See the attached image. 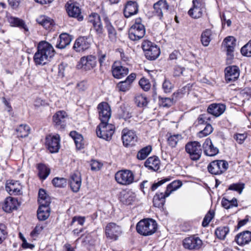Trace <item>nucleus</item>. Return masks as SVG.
I'll use <instances>...</instances> for the list:
<instances>
[{
  "label": "nucleus",
  "instance_id": "obj_1",
  "mask_svg": "<svg viewBox=\"0 0 251 251\" xmlns=\"http://www.w3.org/2000/svg\"><path fill=\"white\" fill-rule=\"evenodd\" d=\"M54 50L52 46L46 41L40 42L37 50L34 55L33 60L36 65H44L53 57Z\"/></svg>",
  "mask_w": 251,
  "mask_h": 251
},
{
  "label": "nucleus",
  "instance_id": "obj_2",
  "mask_svg": "<svg viewBox=\"0 0 251 251\" xmlns=\"http://www.w3.org/2000/svg\"><path fill=\"white\" fill-rule=\"evenodd\" d=\"M157 228L156 221L152 219H144L136 225L137 232L140 235L147 236L153 234Z\"/></svg>",
  "mask_w": 251,
  "mask_h": 251
},
{
  "label": "nucleus",
  "instance_id": "obj_3",
  "mask_svg": "<svg viewBox=\"0 0 251 251\" xmlns=\"http://www.w3.org/2000/svg\"><path fill=\"white\" fill-rule=\"evenodd\" d=\"M146 29L142 23V19L138 18L135 19L134 24L129 30V38L132 41H137L142 38L145 34Z\"/></svg>",
  "mask_w": 251,
  "mask_h": 251
},
{
  "label": "nucleus",
  "instance_id": "obj_4",
  "mask_svg": "<svg viewBox=\"0 0 251 251\" xmlns=\"http://www.w3.org/2000/svg\"><path fill=\"white\" fill-rule=\"evenodd\" d=\"M142 48L148 59L153 60L159 55L160 51L157 45L149 40H144L142 44Z\"/></svg>",
  "mask_w": 251,
  "mask_h": 251
},
{
  "label": "nucleus",
  "instance_id": "obj_5",
  "mask_svg": "<svg viewBox=\"0 0 251 251\" xmlns=\"http://www.w3.org/2000/svg\"><path fill=\"white\" fill-rule=\"evenodd\" d=\"M114 131V125L109 124L107 122H101L97 126L96 133L99 137L109 141L111 139Z\"/></svg>",
  "mask_w": 251,
  "mask_h": 251
},
{
  "label": "nucleus",
  "instance_id": "obj_6",
  "mask_svg": "<svg viewBox=\"0 0 251 251\" xmlns=\"http://www.w3.org/2000/svg\"><path fill=\"white\" fill-rule=\"evenodd\" d=\"M116 181L120 184L128 185L135 181L134 175L129 170H122L118 171L115 175Z\"/></svg>",
  "mask_w": 251,
  "mask_h": 251
},
{
  "label": "nucleus",
  "instance_id": "obj_7",
  "mask_svg": "<svg viewBox=\"0 0 251 251\" xmlns=\"http://www.w3.org/2000/svg\"><path fill=\"white\" fill-rule=\"evenodd\" d=\"M228 168L227 161L224 160H217L212 161L208 165V172L214 175H219L225 172Z\"/></svg>",
  "mask_w": 251,
  "mask_h": 251
},
{
  "label": "nucleus",
  "instance_id": "obj_8",
  "mask_svg": "<svg viewBox=\"0 0 251 251\" xmlns=\"http://www.w3.org/2000/svg\"><path fill=\"white\" fill-rule=\"evenodd\" d=\"M185 151L193 160H199L202 153L201 145L199 142L197 141L188 143L185 145Z\"/></svg>",
  "mask_w": 251,
  "mask_h": 251
},
{
  "label": "nucleus",
  "instance_id": "obj_9",
  "mask_svg": "<svg viewBox=\"0 0 251 251\" xmlns=\"http://www.w3.org/2000/svg\"><path fill=\"white\" fill-rule=\"evenodd\" d=\"M111 72L114 78L120 79L126 76L129 70L121 61H115L112 65Z\"/></svg>",
  "mask_w": 251,
  "mask_h": 251
},
{
  "label": "nucleus",
  "instance_id": "obj_10",
  "mask_svg": "<svg viewBox=\"0 0 251 251\" xmlns=\"http://www.w3.org/2000/svg\"><path fill=\"white\" fill-rule=\"evenodd\" d=\"M122 232L121 227L115 223H109L105 227V234L109 239L117 240Z\"/></svg>",
  "mask_w": 251,
  "mask_h": 251
},
{
  "label": "nucleus",
  "instance_id": "obj_11",
  "mask_svg": "<svg viewBox=\"0 0 251 251\" xmlns=\"http://www.w3.org/2000/svg\"><path fill=\"white\" fill-rule=\"evenodd\" d=\"M46 145L50 153L57 152L60 149V137L58 134L49 135L46 139Z\"/></svg>",
  "mask_w": 251,
  "mask_h": 251
},
{
  "label": "nucleus",
  "instance_id": "obj_12",
  "mask_svg": "<svg viewBox=\"0 0 251 251\" xmlns=\"http://www.w3.org/2000/svg\"><path fill=\"white\" fill-rule=\"evenodd\" d=\"M169 8V5L166 0H159L153 4V15L161 20L163 14L168 11Z\"/></svg>",
  "mask_w": 251,
  "mask_h": 251
},
{
  "label": "nucleus",
  "instance_id": "obj_13",
  "mask_svg": "<svg viewBox=\"0 0 251 251\" xmlns=\"http://www.w3.org/2000/svg\"><path fill=\"white\" fill-rule=\"evenodd\" d=\"M222 45L226 49L227 60L228 63H230L233 57L236 40L233 36L227 37L224 40Z\"/></svg>",
  "mask_w": 251,
  "mask_h": 251
},
{
  "label": "nucleus",
  "instance_id": "obj_14",
  "mask_svg": "<svg viewBox=\"0 0 251 251\" xmlns=\"http://www.w3.org/2000/svg\"><path fill=\"white\" fill-rule=\"evenodd\" d=\"M91 44L90 38L85 36L79 37L75 40L73 49L76 52L83 51L90 48Z\"/></svg>",
  "mask_w": 251,
  "mask_h": 251
},
{
  "label": "nucleus",
  "instance_id": "obj_15",
  "mask_svg": "<svg viewBox=\"0 0 251 251\" xmlns=\"http://www.w3.org/2000/svg\"><path fill=\"white\" fill-rule=\"evenodd\" d=\"M122 138L124 145L126 147L135 145L137 141V137L135 132L127 128L123 130Z\"/></svg>",
  "mask_w": 251,
  "mask_h": 251
},
{
  "label": "nucleus",
  "instance_id": "obj_16",
  "mask_svg": "<svg viewBox=\"0 0 251 251\" xmlns=\"http://www.w3.org/2000/svg\"><path fill=\"white\" fill-rule=\"evenodd\" d=\"M66 10L70 17L76 18L78 21H82L83 17L81 14L80 9L76 3L70 1L67 3Z\"/></svg>",
  "mask_w": 251,
  "mask_h": 251
},
{
  "label": "nucleus",
  "instance_id": "obj_17",
  "mask_svg": "<svg viewBox=\"0 0 251 251\" xmlns=\"http://www.w3.org/2000/svg\"><path fill=\"white\" fill-rule=\"evenodd\" d=\"M193 7L188 11V14L192 18L198 19L202 15L204 4L201 0H193Z\"/></svg>",
  "mask_w": 251,
  "mask_h": 251
},
{
  "label": "nucleus",
  "instance_id": "obj_18",
  "mask_svg": "<svg viewBox=\"0 0 251 251\" xmlns=\"http://www.w3.org/2000/svg\"><path fill=\"white\" fill-rule=\"evenodd\" d=\"M97 57L92 55L81 57L79 62L78 66L85 70H90L96 66Z\"/></svg>",
  "mask_w": 251,
  "mask_h": 251
},
{
  "label": "nucleus",
  "instance_id": "obj_19",
  "mask_svg": "<svg viewBox=\"0 0 251 251\" xmlns=\"http://www.w3.org/2000/svg\"><path fill=\"white\" fill-rule=\"evenodd\" d=\"M98 109L101 122H108L111 117V109L109 104L105 102H101L98 105Z\"/></svg>",
  "mask_w": 251,
  "mask_h": 251
},
{
  "label": "nucleus",
  "instance_id": "obj_20",
  "mask_svg": "<svg viewBox=\"0 0 251 251\" xmlns=\"http://www.w3.org/2000/svg\"><path fill=\"white\" fill-rule=\"evenodd\" d=\"M202 245L201 240L198 237L192 236L185 238L183 245L185 249L189 250L199 249Z\"/></svg>",
  "mask_w": 251,
  "mask_h": 251
},
{
  "label": "nucleus",
  "instance_id": "obj_21",
  "mask_svg": "<svg viewBox=\"0 0 251 251\" xmlns=\"http://www.w3.org/2000/svg\"><path fill=\"white\" fill-rule=\"evenodd\" d=\"M225 79L227 82H233L236 80L240 75V70L236 66L227 67L225 70Z\"/></svg>",
  "mask_w": 251,
  "mask_h": 251
},
{
  "label": "nucleus",
  "instance_id": "obj_22",
  "mask_svg": "<svg viewBox=\"0 0 251 251\" xmlns=\"http://www.w3.org/2000/svg\"><path fill=\"white\" fill-rule=\"evenodd\" d=\"M88 22L92 24L93 27L99 35L102 34L103 29L100 15L96 13H92L88 17Z\"/></svg>",
  "mask_w": 251,
  "mask_h": 251
},
{
  "label": "nucleus",
  "instance_id": "obj_23",
  "mask_svg": "<svg viewBox=\"0 0 251 251\" xmlns=\"http://www.w3.org/2000/svg\"><path fill=\"white\" fill-rule=\"evenodd\" d=\"M22 186L18 181L11 180L7 182L5 186L6 191L11 195H20L22 194Z\"/></svg>",
  "mask_w": 251,
  "mask_h": 251
},
{
  "label": "nucleus",
  "instance_id": "obj_24",
  "mask_svg": "<svg viewBox=\"0 0 251 251\" xmlns=\"http://www.w3.org/2000/svg\"><path fill=\"white\" fill-rule=\"evenodd\" d=\"M7 19L10 26L19 27L23 30L25 33L28 31V28L22 19L11 16H7Z\"/></svg>",
  "mask_w": 251,
  "mask_h": 251
},
{
  "label": "nucleus",
  "instance_id": "obj_25",
  "mask_svg": "<svg viewBox=\"0 0 251 251\" xmlns=\"http://www.w3.org/2000/svg\"><path fill=\"white\" fill-rule=\"evenodd\" d=\"M202 148L204 154L207 156H213L219 152L218 148L215 147L210 139L207 138L203 144Z\"/></svg>",
  "mask_w": 251,
  "mask_h": 251
},
{
  "label": "nucleus",
  "instance_id": "obj_26",
  "mask_svg": "<svg viewBox=\"0 0 251 251\" xmlns=\"http://www.w3.org/2000/svg\"><path fill=\"white\" fill-rule=\"evenodd\" d=\"M226 110V105L222 103H212L207 108V114L216 117L221 115Z\"/></svg>",
  "mask_w": 251,
  "mask_h": 251
},
{
  "label": "nucleus",
  "instance_id": "obj_27",
  "mask_svg": "<svg viewBox=\"0 0 251 251\" xmlns=\"http://www.w3.org/2000/svg\"><path fill=\"white\" fill-rule=\"evenodd\" d=\"M67 118L66 113L64 111H59L53 116V121L58 128H64Z\"/></svg>",
  "mask_w": 251,
  "mask_h": 251
},
{
  "label": "nucleus",
  "instance_id": "obj_28",
  "mask_svg": "<svg viewBox=\"0 0 251 251\" xmlns=\"http://www.w3.org/2000/svg\"><path fill=\"white\" fill-rule=\"evenodd\" d=\"M139 5L136 1H128L126 3L124 9V15L126 18L136 14L138 12Z\"/></svg>",
  "mask_w": 251,
  "mask_h": 251
},
{
  "label": "nucleus",
  "instance_id": "obj_29",
  "mask_svg": "<svg viewBox=\"0 0 251 251\" xmlns=\"http://www.w3.org/2000/svg\"><path fill=\"white\" fill-rule=\"evenodd\" d=\"M105 27L108 33V38L112 42H115L117 40V31L112 25L109 18L107 17L104 18Z\"/></svg>",
  "mask_w": 251,
  "mask_h": 251
},
{
  "label": "nucleus",
  "instance_id": "obj_30",
  "mask_svg": "<svg viewBox=\"0 0 251 251\" xmlns=\"http://www.w3.org/2000/svg\"><path fill=\"white\" fill-rule=\"evenodd\" d=\"M234 240L240 246L248 244L251 241V232L245 231L241 232L235 236Z\"/></svg>",
  "mask_w": 251,
  "mask_h": 251
},
{
  "label": "nucleus",
  "instance_id": "obj_31",
  "mask_svg": "<svg viewBox=\"0 0 251 251\" xmlns=\"http://www.w3.org/2000/svg\"><path fill=\"white\" fill-rule=\"evenodd\" d=\"M81 185V179L79 173H75L71 176L70 186L74 192L79 191Z\"/></svg>",
  "mask_w": 251,
  "mask_h": 251
},
{
  "label": "nucleus",
  "instance_id": "obj_32",
  "mask_svg": "<svg viewBox=\"0 0 251 251\" xmlns=\"http://www.w3.org/2000/svg\"><path fill=\"white\" fill-rule=\"evenodd\" d=\"M18 205V202L17 200L9 197L5 200L2 206V209L6 212H10L13 210L16 209Z\"/></svg>",
  "mask_w": 251,
  "mask_h": 251
},
{
  "label": "nucleus",
  "instance_id": "obj_33",
  "mask_svg": "<svg viewBox=\"0 0 251 251\" xmlns=\"http://www.w3.org/2000/svg\"><path fill=\"white\" fill-rule=\"evenodd\" d=\"M145 166L150 170L156 171L160 168V160L156 156L150 157L145 161Z\"/></svg>",
  "mask_w": 251,
  "mask_h": 251
},
{
  "label": "nucleus",
  "instance_id": "obj_34",
  "mask_svg": "<svg viewBox=\"0 0 251 251\" xmlns=\"http://www.w3.org/2000/svg\"><path fill=\"white\" fill-rule=\"evenodd\" d=\"M50 204H40L37 210V217L40 221H45L47 219L50 215Z\"/></svg>",
  "mask_w": 251,
  "mask_h": 251
},
{
  "label": "nucleus",
  "instance_id": "obj_35",
  "mask_svg": "<svg viewBox=\"0 0 251 251\" xmlns=\"http://www.w3.org/2000/svg\"><path fill=\"white\" fill-rule=\"evenodd\" d=\"M169 196H166V192L157 193L153 197V205L160 209H162L165 203V199Z\"/></svg>",
  "mask_w": 251,
  "mask_h": 251
},
{
  "label": "nucleus",
  "instance_id": "obj_36",
  "mask_svg": "<svg viewBox=\"0 0 251 251\" xmlns=\"http://www.w3.org/2000/svg\"><path fill=\"white\" fill-rule=\"evenodd\" d=\"M71 40V37L69 34L62 33L59 36L56 47L60 49H64L70 44Z\"/></svg>",
  "mask_w": 251,
  "mask_h": 251
},
{
  "label": "nucleus",
  "instance_id": "obj_37",
  "mask_svg": "<svg viewBox=\"0 0 251 251\" xmlns=\"http://www.w3.org/2000/svg\"><path fill=\"white\" fill-rule=\"evenodd\" d=\"M38 176L41 179L45 180L50 175V169L44 164H39L37 166Z\"/></svg>",
  "mask_w": 251,
  "mask_h": 251
},
{
  "label": "nucleus",
  "instance_id": "obj_38",
  "mask_svg": "<svg viewBox=\"0 0 251 251\" xmlns=\"http://www.w3.org/2000/svg\"><path fill=\"white\" fill-rule=\"evenodd\" d=\"M213 38V32L210 29H205L201 35V42L202 44L205 47L207 46Z\"/></svg>",
  "mask_w": 251,
  "mask_h": 251
},
{
  "label": "nucleus",
  "instance_id": "obj_39",
  "mask_svg": "<svg viewBox=\"0 0 251 251\" xmlns=\"http://www.w3.org/2000/svg\"><path fill=\"white\" fill-rule=\"evenodd\" d=\"M167 136V143L171 147L174 148L176 146L177 143L181 140L182 138L181 134H172L171 133H168Z\"/></svg>",
  "mask_w": 251,
  "mask_h": 251
},
{
  "label": "nucleus",
  "instance_id": "obj_40",
  "mask_svg": "<svg viewBox=\"0 0 251 251\" xmlns=\"http://www.w3.org/2000/svg\"><path fill=\"white\" fill-rule=\"evenodd\" d=\"M37 22L47 29H50L54 23L52 19L44 15L41 16L37 19Z\"/></svg>",
  "mask_w": 251,
  "mask_h": 251
},
{
  "label": "nucleus",
  "instance_id": "obj_41",
  "mask_svg": "<svg viewBox=\"0 0 251 251\" xmlns=\"http://www.w3.org/2000/svg\"><path fill=\"white\" fill-rule=\"evenodd\" d=\"M38 202L39 204L47 205L50 204V198L47 195L44 189H40L38 193Z\"/></svg>",
  "mask_w": 251,
  "mask_h": 251
},
{
  "label": "nucleus",
  "instance_id": "obj_42",
  "mask_svg": "<svg viewBox=\"0 0 251 251\" xmlns=\"http://www.w3.org/2000/svg\"><path fill=\"white\" fill-rule=\"evenodd\" d=\"M70 136L73 139L77 148H83V137L75 131H71L70 133Z\"/></svg>",
  "mask_w": 251,
  "mask_h": 251
},
{
  "label": "nucleus",
  "instance_id": "obj_43",
  "mask_svg": "<svg viewBox=\"0 0 251 251\" xmlns=\"http://www.w3.org/2000/svg\"><path fill=\"white\" fill-rule=\"evenodd\" d=\"M182 185V183L179 180H174L169 185H168L165 192L166 196H169L170 194L174 191L178 189Z\"/></svg>",
  "mask_w": 251,
  "mask_h": 251
},
{
  "label": "nucleus",
  "instance_id": "obj_44",
  "mask_svg": "<svg viewBox=\"0 0 251 251\" xmlns=\"http://www.w3.org/2000/svg\"><path fill=\"white\" fill-rule=\"evenodd\" d=\"M18 137L24 138L28 136L30 131V128L26 125H21L16 129Z\"/></svg>",
  "mask_w": 251,
  "mask_h": 251
},
{
  "label": "nucleus",
  "instance_id": "obj_45",
  "mask_svg": "<svg viewBox=\"0 0 251 251\" xmlns=\"http://www.w3.org/2000/svg\"><path fill=\"white\" fill-rule=\"evenodd\" d=\"M135 102L138 107H144L147 105L148 100L144 95L139 94L135 98Z\"/></svg>",
  "mask_w": 251,
  "mask_h": 251
},
{
  "label": "nucleus",
  "instance_id": "obj_46",
  "mask_svg": "<svg viewBox=\"0 0 251 251\" xmlns=\"http://www.w3.org/2000/svg\"><path fill=\"white\" fill-rule=\"evenodd\" d=\"M151 150V147L150 146L143 148L138 152L137 158L141 160L145 159L150 153Z\"/></svg>",
  "mask_w": 251,
  "mask_h": 251
},
{
  "label": "nucleus",
  "instance_id": "obj_47",
  "mask_svg": "<svg viewBox=\"0 0 251 251\" xmlns=\"http://www.w3.org/2000/svg\"><path fill=\"white\" fill-rule=\"evenodd\" d=\"M229 231L227 226H221L217 228L215 230V234L220 239H224Z\"/></svg>",
  "mask_w": 251,
  "mask_h": 251
},
{
  "label": "nucleus",
  "instance_id": "obj_48",
  "mask_svg": "<svg viewBox=\"0 0 251 251\" xmlns=\"http://www.w3.org/2000/svg\"><path fill=\"white\" fill-rule=\"evenodd\" d=\"M118 115L120 118L125 120L129 119L131 117V114L129 112L128 109L125 106H121L118 111Z\"/></svg>",
  "mask_w": 251,
  "mask_h": 251
},
{
  "label": "nucleus",
  "instance_id": "obj_49",
  "mask_svg": "<svg viewBox=\"0 0 251 251\" xmlns=\"http://www.w3.org/2000/svg\"><path fill=\"white\" fill-rule=\"evenodd\" d=\"M52 183L56 187H64L67 185V180L63 177H55L52 180Z\"/></svg>",
  "mask_w": 251,
  "mask_h": 251
},
{
  "label": "nucleus",
  "instance_id": "obj_50",
  "mask_svg": "<svg viewBox=\"0 0 251 251\" xmlns=\"http://www.w3.org/2000/svg\"><path fill=\"white\" fill-rule=\"evenodd\" d=\"M213 128L212 126L209 124H207L204 128L198 133V136L200 138L209 135L213 131Z\"/></svg>",
  "mask_w": 251,
  "mask_h": 251
},
{
  "label": "nucleus",
  "instance_id": "obj_51",
  "mask_svg": "<svg viewBox=\"0 0 251 251\" xmlns=\"http://www.w3.org/2000/svg\"><path fill=\"white\" fill-rule=\"evenodd\" d=\"M131 86V84L126 80L119 82L117 85V88L119 91L121 92H126L128 91Z\"/></svg>",
  "mask_w": 251,
  "mask_h": 251
},
{
  "label": "nucleus",
  "instance_id": "obj_52",
  "mask_svg": "<svg viewBox=\"0 0 251 251\" xmlns=\"http://www.w3.org/2000/svg\"><path fill=\"white\" fill-rule=\"evenodd\" d=\"M172 179V177L168 176L166 177L162 178L161 179L158 181L157 182H155L152 184L151 189V191H154L157 189V188L163 184L164 183L170 181Z\"/></svg>",
  "mask_w": 251,
  "mask_h": 251
},
{
  "label": "nucleus",
  "instance_id": "obj_53",
  "mask_svg": "<svg viewBox=\"0 0 251 251\" xmlns=\"http://www.w3.org/2000/svg\"><path fill=\"white\" fill-rule=\"evenodd\" d=\"M44 227L42 226L37 225L34 229L30 232V236L32 240H36L37 237L43 230Z\"/></svg>",
  "mask_w": 251,
  "mask_h": 251
},
{
  "label": "nucleus",
  "instance_id": "obj_54",
  "mask_svg": "<svg viewBox=\"0 0 251 251\" xmlns=\"http://www.w3.org/2000/svg\"><path fill=\"white\" fill-rule=\"evenodd\" d=\"M214 216V211L209 210V212L206 214L205 216L202 223V226L203 227H205L208 225L211 220L213 218Z\"/></svg>",
  "mask_w": 251,
  "mask_h": 251
},
{
  "label": "nucleus",
  "instance_id": "obj_55",
  "mask_svg": "<svg viewBox=\"0 0 251 251\" xmlns=\"http://www.w3.org/2000/svg\"><path fill=\"white\" fill-rule=\"evenodd\" d=\"M241 52L244 56H251V39L241 48Z\"/></svg>",
  "mask_w": 251,
  "mask_h": 251
},
{
  "label": "nucleus",
  "instance_id": "obj_56",
  "mask_svg": "<svg viewBox=\"0 0 251 251\" xmlns=\"http://www.w3.org/2000/svg\"><path fill=\"white\" fill-rule=\"evenodd\" d=\"M211 118L207 113H204L200 115L197 119L198 124L199 125L207 124V123L210 121Z\"/></svg>",
  "mask_w": 251,
  "mask_h": 251
},
{
  "label": "nucleus",
  "instance_id": "obj_57",
  "mask_svg": "<svg viewBox=\"0 0 251 251\" xmlns=\"http://www.w3.org/2000/svg\"><path fill=\"white\" fill-rule=\"evenodd\" d=\"M244 188V184L243 183H233L231 184L228 189L230 190L235 191L241 194Z\"/></svg>",
  "mask_w": 251,
  "mask_h": 251
},
{
  "label": "nucleus",
  "instance_id": "obj_58",
  "mask_svg": "<svg viewBox=\"0 0 251 251\" xmlns=\"http://www.w3.org/2000/svg\"><path fill=\"white\" fill-rule=\"evenodd\" d=\"M139 84L141 87L144 90V91H148L151 86V85L150 83V81L148 79H146L145 78H141L139 82Z\"/></svg>",
  "mask_w": 251,
  "mask_h": 251
},
{
  "label": "nucleus",
  "instance_id": "obj_59",
  "mask_svg": "<svg viewBox=\"0 0 251 251\" xmlns=\"http://www.w3.org/2000/svg\"><path fill=\"white\" fill-rule=\"evenodd\" d=\"M7 233L5 226L0 224V244L5 239Z\"/></svg>",
  "mask_w": 251,
  "mask_h": 251
},
{
  "label": "nucleus",
  "instance_id": "obj_60",
  "mask_svg": "<svg viewBox=\"0 0 251 251\" xmlns=\"http://www.w3.org/2000/svg\"><path fill=\"white\" fill-rule=\"evenodd\" d=\"M160 104L164 107H169L173 104V100L169 98H162L160 100Z\"/></svg>",
  "mask_w": 251,
  "mask_h": 251
},
{
  "label": "nucleus",
  "instance_id": "obj_61",
  "mask_svg": "<svg viewBox=\"0 0 251 251\" xmlns=\"http://www.w3.org/2000/svg\"><path fill=\"white\" fill-rule=\"evenodd\" d=\"M126 199V203L127 204H130L135 200V194L132 193H128L125 196Z\"/></svg>",
  "mask_w": 251,
  "mask_h": 251
},
{
  "label": "nucleus",
  "instance_id": "obj_62",
  "mask_svg": "<svg viewBox=\"0 0 251 251\" xmlns=\"http://www.w3.org/2000/svg\"><path fill=\"white\" fill-rule=\"evenodd\" d=\"M162 88L165 93H169L171 91L173 86L169 80H165L162 84Z\"/></svg>",
  "mask_w": 251,
  "mask_h": 251
},
{
  "label": "nucleus",
  "instance_id": "obj_63",
  "mask_svg": "<svg viewBox=\"0 0 251 251\" xmlns=\"http://www.w3.org/2000/svg\"><path fill=\"white\" fill-rule=\"evenodd\" d=\"M91 170L95 171H97L100 170L102 167V164L97 160H92L91 163Z\"/></svg>",
  "mask_w": 251,
  "mask_h": 251
},
{
  "label": "nucleus",
  "instance_id": "obj_64",
  "mask_svg": "<svg viewBox=\"0 0 251 251\" xmlns=\"http://www.w3.org/2000/svg\"><path fill=\"white\" fill-rule=\"evenodd\" d=\"M85 221V218L81 216H75L72 220V223L77 222V224L80 226H83Z\"/></svg>",
  "mask_w": 251,
  "mask_h": 251
}]
</instances>
